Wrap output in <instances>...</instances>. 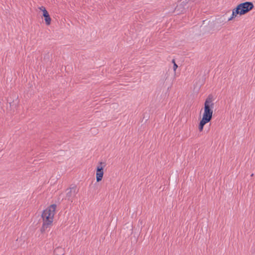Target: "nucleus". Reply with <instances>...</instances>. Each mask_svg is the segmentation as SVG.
<instances>
[{"label": "nucleus", "instance_id": "9d476101", "mask_svg": "<svg viewBox=\"0 0 255 255\" xmlns=\"http://www.w3.org/2000/svg\"><path fill=\"white\" fill-rule=\"evenodd\" d=\"M178 65H173V70L175 72L176 69L178 67Z\"/></svg>", "mask_w": 255, "mask_h": 255}, {"label": "nucleus", "instance_id": "4468645a", "mask_svg": "<svg viewBox=\"0 0 255 255\" xmlns=\"http://www.w3.org/2000/svg\"><path fill=\"white\" fill-rule=\"evenodd\" d=\"M254 176V174H252L251 176Z\"/></svg>", "mask_w": 255, "mask_h": 255}, {"label": "nucleus", "instance_id": "39448f33", "mask_svg": "<svg viewBox=\"0 0 255 255\" xmlns=\"http://www.w3.org/2000/svg\"><path fill=\"white\" fill-rule=\"evenodd\" d=\"M105 162H100L96 169V180L97 182L101 181L103 177L104 168L106 166Z\"/></svg>", "mask_w": 255, "mask_h": 255}, {"label": "nucleus", "instance_id": "6e6552de", "mask_svg": "<svg viewBox=\"0 0 255 255\" xmlns=\"http://www.w3.org/2000/svg\"><path fill=\"white\" fill-rule=\"evenodd\" d=\"M238 14L240 15V13L239 12V11L238 10L237 8H235L233 9L232 14L230 18H229L228 20L230 21L232 20L233 19L235 18Z\"/></svg>", "mask_w": 255, "mask_h": 255}, {"label": "nucleus", "instance_id": "20e7f679", "mask_svg": "<svg viewBox=\"0 0 255 255\" xmlns=\"http://www.w3.org/2000/svg\"><path fill=\"white\" fill-rule=\"evenodd\" d=\"M66 195L65 199L72 202L76 194L78 193L79 190L77 189L76 185L72 184L69 188L66 190Z\"/></svg>", "mask_w": 255, "mask_h": 255}, {"label": "nucleus", "instance_id": "f03ea898", "mask_svg": "<svg viewBox=\"0 0 255 255\" xmlns=\"http://www.w3.org/2000/svg\"><path fill=\"white\" fill-rule=\"evenodd\" d=\"M56 208V205L52 204L43 211L41 217L43 223L40 229V231L42 233H43L46 229L52 224Z\"/></svg>", "mask_w": 255, "mask_h": 255}, {"label": "nucleus", "instance_id": "f257e3e1", "mask_svg": "<svg viewBox=\"0 0 255 255\" xmlns=\"http://www.w3.org/2000/svg\"><path fill=\"white\" fill-rule=\"evenodd\" d=\"M213 95L210 94L205 100L203 118L199 124V130L200 131L203 130L205 125L210 122L212 119L213 110L214 106V104L213 103Z\"/></svg>", "mask_w": 255, "mask_h": 255}, {"label": "nucleus", "instance_id": "f8f14e48", "mask_svg": "<svg viewBox=\"0 0 255 255\" xmlns=\"http://www.w3.org/2000/svg\"><path fill=\"white\" fill-rule=\"evenodd\" d=\"M63 68H64V69H65V70H66V66H65V65H64V66L62 65V69H63Z\"/></svg>", "mask_w": 255, "mask_h": 255}, {"label": "nucleus", "instance_id": "1a4fd4ad", "mask_svg": "<svg viewBox=\"0 0 255 255\" xmlns=\"http://www.w3.org/2000/svg\"><path fill=\"white\" fill-rule=\"evenodd\" d=\"M208 22V21L207 20H204L203 21V24L202 25H201L200 27L201 28H202L203 29H204V27H205V26L204 25H205Z\"/></svg>", "mask_w": 255, "mask_h": 255}, {"label": "nucleus", "instance_id": "7ed1b4c3", "mask_svg": "<svg viewBox=\"0 0 255 255\" xmlns=\"http://www.w3.org/2000/svg\"><path fill=\"white\" fill-rule=\"evenodd\" d=\"M254 7V5L252 2L251 1H246L245 2L241 3L239 4L236 8L239 12L240 13V15H244L251 10H252Z\"/></svg>", "mask_w": 255, "mask_h": 255}, {"label": "nucleus", "instance_id": "0eeeda50", "mask_svg": "<svg viewBox=\"0 0 255 255\" xmlns=\"http://www.w3.org/2000/svg\"><path fill=\"white\" fill-rule=\"evenodd\" d=\"M186 7V3L184 1H182L178 4L175 8V11L177 14L183 12Z\"/></svg>", "mask_w": 255, "mask_h": 255}, {"label": "nucleus", "instance_id": "ddd939ff", "mask_svg": "<svg viewBox=\"0 0 255 255\" xmlns=\"http://www.w3.org/2000/svg\"><path fill=\"white\" fill-rule=\"evenodd\" d=\"M208 30L207 29H205V30H204L203 31V34H204V33L206 32Z\"/></svg>", "mask_w": 255, "mask_h": 255}, {"label": "nucleus", "instance_id": "423d86ee", "mask_svg": "<svg viewBox=\"0 0 255 255\" xmlns=\"http://www.w3.org/2000/svg\"><path fill=\"white\" fill-rule=\"evenodd\" d=\"M39 8L43 12V16L44 17V20L46 25H50L51 23V19L46 8L43 6L40 7Z\"/></svg>", "mask_w": 255, "mask_h": 255}, {"label": "nucleus", "instance_id": "9b49d317", "mask_svg": "<svg viewBox=\"0 0 255 255\" xmlns=\"http://www.w3.org/2000/svg\"><path fill=\"white\" fill-rule=\"evenodd\" d=\"M172 64H176L175 63V59H173L172 60Z\"/></svg>", "mask_w": 255, "mask_h": 255}]
</instances>
